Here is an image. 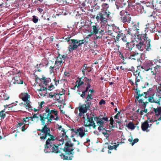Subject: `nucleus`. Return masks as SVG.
I'll return each mask as SVG.
<instances>
[{
  "mask_svg": "<svg viewBox=\"0 0 161 161\" xmlns=\"http://www.w3.org/2000/svg\"><path fill=\"white\" fill-rule=\"evenodd\" d=\"M50 128H47L46 125L42 129H37V130L41 131L38 133V135L40 136V139L42 141H45L47 137H49L47 139L45 145L44 151L46 153H60L63 150L64 153L60 154L61 158L63 160H71L74 157V144L71 143L70 141H68L65 143L63 148H60L59 146L63 145L64 143V139L67 140L69 138L66 135V131L64 128H62L61 131L62 136L60 139L57 140V137L51 134Z\"/></svg>",
  "mask_w": 161,
  "mask_h": 161,
  "instance_id": "obj_1",
  "label": "nucleus"
},
{
  "mask_svg": "<svg viewBox=\"0 0 161 161\" xmlns=\"http://www.w3.org/2000/svg\"><path fill=\"white\" fill-rule=\"evenodd\" d=\"M50 107L47 106L45 107V112L39 115L35 114L31 118L33 121H37L40 117V119L41 121V125H44L42 129L46 125L47 128H49L47 126L49 123H51V121L53 120L58 121L59 119L58 116V111L54 108H50Z\"/></svg>",
  "mask_w": 161,
  "mask_h": 161,
  "instance_id": "obj_2",
  "label": "nucleus"
},
{
  "mask_svg": "<svg viewBox=\"0 0 161 161\" xmlns=\"http://www.w3.org/2000/svg\"><path fill=\"white\" fill-rule=\"evenodd\" d=\"M78 80L76 81V85L74 86V87L75 88L77 87L79 88L81 86H82L81 87L82 92L81 93V91H79L78 94L80 95V96L83 98H84L85 97L86 93L88 92L89 89L91 88V79H88L86 77L84 78H79L78 77Z\"/></svg>",
  "mask_w": 161,
  "mask_h": 161,
  "instance_id": "obj_3",
  "label": "nucleus"
},
{
  "mask_svg": "<svg viewBox=\"0 0 161 161\" xmlns=\"http://www.w3.org/2000/svg\"><path fill=\"white\" fill-rule=\"evenodd\" d=\"M102 9L99 12L97 15L96 19L97 21L100 23L106 24L107 23V19L109 18L111 13L108 9L109 8L108 4L103 3L102 5Z\"/></svg>",
  "mask_w": 161,
  "mask_h": 161,
  "instance_id": "obj_4",
  "label": "nucleus"
},
{
  "mask_svg": "<svg viewBox=\"0 0 161 161\" xmlns=\"http://www.w3.org/2000/svg\"><path fill=\"white\" fill-rule=\"evenodd\" d=\"M132 7L131 5L130 6ZM133 12V10H132L130 7L128 6L125 10H122L119 12L120 19L123 23L128 24L130 23L132 20L131 15Z\"/></svg>",
  "mask_w": 161,
  "mask_h": 161,
  "instance_id": "obj_5",
  "label": "nucleus"
},
{
  "mask_svg": "<svg viewBox=\"0 0 161 161\" xmlns=\"http://www.w3.org/2000/svg\"><path fill=\"white\" fill-rule=\"evenodd\" d=\"M86 115L87 120H86H86H85L84 123V126L86 127L92 126L93 129H95L96 127L97 126V125H95L94 121L97 123L96 120L97 118L102 119L105 117V116L103 117L102 115L95 117L94 115L92 114H88V113H87L86 114Z\"/></svg>",
  "mask_w": 161,
  "mask_h": 161,
  "instance_id": "obj_6",
  "label": "nucleus"
},
{
  "mask_svg": "<svg viewBox=\"0 0 161 161\" xmlns=\"http://www.w3.org/2000/svg\"><path fill=\"white\" fill-rule=\"evenodd\" d=\"M96 121H97V125L99 126L98 128V130L99 131H102V133L106 137V138L109 137V134L108 133V132L110 133V131L107 130V129L104 127L103 125L105 121L107 122L108 121V118L107 116H105V118L102 119L97 118Z\"/></svg>",
  "mask_w": 161,
  "mask_h": 161,
  "instance_id": "obj_7",
  "label": "nucleus"
},
{
  "mask_svg": "<svg viewBox=\"0 0 161 161\" xmlns=\"http://www.w3.org/2000/svg\"><path fill=\"white\" fill-rule=\"evenodd\" d=\"M139 40L143 41L144 42V49L146 51L151 52L153 51V47L151 44V40L148 37L147 34L145 33L144 34L139 36Z\"/></svg>",
  "mask_w": 161,
  "mask_h": 161,
  "instance_id": "obj_8",
  "label": "nucleus"
},
{
  "mask_svg": "<svg viewBox=\"0 0 161 161\" xmlns=\"http://www.w3.org/2000/svg\"><path fill=\"white\" fill-rule=\"evenodd\" d=\"M90 31L94 35L99 34V36H96L95 38L97 39L101 38L105 34V33L106 32L102 25L100 26L96 24L91 26Z\"/></svg>",
  "mask_w": 161,
  "mask_h": 161,
  "instance_id": "obj_9",
  "label": "nucleus"
},
{
  "mask_svg": "<svg viewBox=\"0 0 161 161\" xmlns=\"http://www.w3.org/2000/svg\"><path fill=\"white\" fill-rule=\"evenodd\" d=\"M140 23L137 22L136 23L134 24L132 26L129 28L125 30V31H127V33L128 35L131 36H133L136 34L137 36V39L139 40V35L142 34H144V33H140L139 31L140 30Z\"/></svg>",
  "mask_w": 161,
  "mask_h": 161,
  "instance_id": "obj_10",
  "label": "nucleus"
},
{
  "mask_svg": "<svg viewBox=\"0 0 161 161\" xmlns=\"http://www.w3.org/2000/svg\"><path fill=\"white\" fill-rule=\"evenodd\" d=\"M86 40L72 39L71 42L69 43L68 50L70 52H73V51L77 49L78 47L83 44L84 42H86Z\"/></svg>",
  "mask_w": 161,
  "mask_h": 161,
  "instance_id": "obj_11",
  "label": "nucleus"
},
{
  "mask_svg": "<svg viewBox=\"0 0 161 161\" xmlns=\"http://www.w3.org/2000/svg\"><path fill=\"white\" fill-rule=\"evenodd\" d=\"M13 75L14 76L11 81V83L14 84H23V81L20 79L21 77L20 76L19 71H17L16 70L13 69L12 71L11 70V75Z\"/></svg>",
  "mask_w": 161,
  "mask_h": 161,
  "instance_id": "obj_12",
  "label": "nucleus"
},
{
  "mask_svg": "<svg viewBox=\"0 0 161 161\" xmlns=\"http://www.w3.org/2000/svg\"><path fill=\"white\" fill-rule=\"evenodd\" d=\"M66 56L64 55H61L58 54V56L56 58V60L55 63L56 68L55 70L57 69H58L63 65V63L65 62V59Z\"/></svg>",
  "mask_w": 161,
  "mask_h": 161,
  "instance_id": "obj_13",
  "label": "nucleus"
},
{
  "mask_svg": "<svg viewBox=\"0 0 161 161\" xmlns=\"http://www.w3.org/2000/svg\"><path fill=\"white\" fill-rule=\"evenodd\" d=\"M128 6L130 7V5H131L132 6V7L130 6L131 9H132V10H133V9H134L141 14H144V6H142L139 4H134V3L131 2H128Z\"/></svg>",
  "mask_w": 161,
  "mask_h": 161,
  "instance_id": "obj_14",
  "label": "nucleus"
},
{
  "mask_svg": "<svg viewBox=\"0 0 161 161\" xmlns=\"http://www.w3.org/2000/svg\"><path fill=\"white\" fill-rule=\"evenodd\" d=\"M51 81L50 78H46L45 77H43L42 78L39 79L38 77L36 78V82L39 84V85L41 86H45L47 85L48 83H49Z\"/></svg>",
  "mask_w": 161,
  "mask_h": 161,
  "instance_id": "obj_15",
  "label": "nucleus"
},
{
  "mask_svg": "<svg viewBox=\"0 0 161 161\" xmlns=\"http://www.w3.org/2000/svg\"><path fill=\"white\" fill-rule=\"evenodd\" d=\"M144 14L147 13L149 17H153V18H155L156 17L155 12L154 11L153 8L152 7H144Z\"/></svg>",
  "mask_w": 161,
  "mask_h": 161,
  "instance_id": "obj_16",
  "label": "nucleus"
},
{
  "mask_svg": "<svg viewBox=\"0 0 161 161\" xmlns=\"http://www.w3.org/2000/svg\"><path fill=\"white\" fill-rule=\"evenodd\" d=\"M48 62L45 59H43L41 63L38 64H37L35 68L37 69V71L41 72L42 70L40 69V68H42L43 67H47L48 65Z\"/></svg>",
  "mask_w": 161,
  "mask_h": 161,
  "instance_id": "obj_17",
  "label": "nucleus"
},
{
  "mask_svg": "<svg viewBox=\"0 0 161 161\" xmlns=\"http://www.w3.org/2000/svg\"><path fill=\"white\" fill-rule=\"evenodd\" d=\"M71 130L72 131V132L75 133L76 134L78 135V134L81 138L86 135V134L84 131L83 129L81 128L76 130L72 129Z\"/></svg>",
  "mask_w": 161,
  "mask_h": 161,
  "instance_id": "obj_18",
  "label": "nucleus"
},
{
  "mask_svg": "<svg viewBox=\"0 0 161 161\" xmlns=\"http://www.w3.org/2000/svg\"><path fill=\"white\" fill-rule=\"evenodd\" d=\"M154 114L156 116H158L160 114V116L158 119V121L161 120V107H159L157 108H153V109L150 113V114Z\"/></svg>",
  "mask_w": 161,
  "mask_h": 161,
  "instance_id": "obj_19",
  "label": "nucleus"
},
{
  "mask_svg": "<svg viewBox=\"0 0 161 161\" xmlns=\"http://www.w3.org/2000/svg\"><path fill=\"white\" fill-rule=\"evenodd\" d=\"M153 65V62L151 61H146L143 64V68L145 71H148L152 69V67Z\"/></svg>",
  "mask_w": 161,
  "mask_h": 161,
  "instance_id": "obj_20",
  "label": "nucleus"
},
{
  "mask_svg": "<svg viewBox=\"0 0 161 161\" xmlns=\"http://www.w3.org/2000/svg\"><path fill=\"white\" fill-rule=\"evenodd\" d=\"M135 44L133 40L131 41L130 42H128L125 44L126 50L131 51L134 47Z\"/></svg>",
  "mask_w": 161,
  "mask_h": 161,
  "instance_id": "obj_21",
  "label": "nucleus"
},
{
  "mask_svg": "<svg viewBox=\"0 0 161 161\" xmlns=\"http://www.w3.org/2000/svg\"><path fill=\"white\" fill-rule=\"evenodd\" d=\"M140 41L139 42L135 43V45L137 49L141 51H142L144 49V47H143L144 42H143V41Z\"/></svg>",
  "mask_w": 161,
  "mask_h": 161,
  "instance_id": "obj_22",
  "label": "nucleus"
},
{
  "mask_svg": "<svg viewBox=\"0 0 161 161\" xmlns=\"http://www.w3.org/2000/svg\"><path fill=\"white\" fill-rule=\"evenodd\" d=\"M141 127L143 131H146L147 132L149 131V130H147L149 127V124L148 120H146L143 123H142Z\"/></svg>",
  "mask_w": 161,
  "mask_h": 161,
  "instance_id": "obj_23",
  "label": "nucleus"
},
{
  "mask_svg": "<svg viewBox=\"0 0 161 161\" xmlns=\"http://www.w3.org/2000/svg\"><path fill=\"white\" fill-rule=\"evenodd\" d=\"M47 88L46 86H43V87L39 89H37L38 91V93L42 96H45L47 93Z\"/></svg>",
  "mask_w": 161,
  "mask_h": 161,
  "instance_id": "obj_24",
  "label": "nucleus"
},
{
  "mask_svg": "<svg viewBox=\"0 0 161 161\" xmlns=\"http://www.w3.org/2000/svg\"><path fill=\"white\" fill-rule=\"evenodd\" d=\"M19 97L24 102H26L29 100L28 98H30V95L27 93H21L19 95Z\"/></svg>",
  "mask_w": 161,
  "mask_h": 161,
  "instance_id": "obj_25",
  "label": "nucleus"
},
{
  "mask_svg": "<svg viewBox=\"0 0 161 161\" xmlns=\"http://www.w3.org/2000/svg\"><path fill=\"white\" fill-rule=\"evenodd\" d=\"M78 108L79 110V112L82 113H86L87 110H89L84 104L79 106Z\"/></svg>",
  "mask_w": 161,
  "mask_h": 161,
  "instance_id": "obj_26",
  "label": "nucleus"
},
{
  "mask_svg": "<svg viewBox=\"0 0 161 161\" xmlns=\"http://www.w3.org/2000/svg\"><path fill=\"white\" fill-rule=\"evenodd\" d=\"M158 97L159 98L158 100H155L153 98V97L150 96L149 97L148 101L150 103H157L159 105H160V102L161 97Z\"/></svg>",
  "mask_w": 161,
  "mask_h": 161,
  "instance_id": "obj_27",
  "label": "nucleus"
},
{
  "mask_svg": "<svg viewBox=\"0 0 161 161\" xmlns=\"http://www.w3.org/2000/svg\"><path fill=\"white\" fill-rule=\"evenodd\" d=\"M139 55V53L137 52H131L130 53L129 58L131 59L136 60V59L137 58Z\"/></svg>",
  "mask_w": 161,
  "mask_h": 161,
  "instance_id": "obj_28",
  "label": "nucleus"
},
{
  "mask_svg": "<svg viewBox=\"0 0 161 161\" xmlns=\"http://www.w3.org/2000/svg\"><path fill=\"white\" fill-rule=\"evenodd\" d=\"M143 79V78L142 77L141 74L139 75L135 76V84L136 85V87H138V82H139L141 80Z\"/></svg>",
  "mask_w": 161,
  "mask_h": 161,
  "instance_id": "obj_29",
  "label": "nucleus"
},
{
  "mask_svg": "<svg viewBox=\"0 0 161 161\" xmlns=\"http://www.w3.org/2000/svg\"><path fill=\"white\" fill-rule=\"evenodd\" d=\"M18 132L19 133V132L17 131L16 126L12 128L11 130V133L12 134V136L15 137L17 136V133Z\"/></svg>",
  "mask_w": 161,
  "mask_h": 161,
  "instance_id": "obj_30",
  "label": "nucleus"
},
{
  "mask_svg": "<svg viewBox=\"0 0 161 161\" xmlns=\"http://www.w3.org/2000/svg\"><path fill=\"white\" fill-rule=\"evenodd\" d=\"M85 105L86 106V107L89 109H90V106L92 105V103L91 100H87L86 99L85 101Z\"/></svg>",
  "mask_w": 161,
  "mask_h": 161,
  "instance_id": "obj_31",
  "label": "nucleus"
},
{
  "mask_svg": "<svg viewBox=\"0 0 161 161\" xmlns=\"http://www.w3.org/2000/svg\"><path fill=\"white\" fill-rule=\"evenodd\" d=\"M26 104H23L24 107H25L26 109L28 110H31L32 107L31 106V102L30 100H28V101L26 102Z\"/></svg>",
  "mask_w": 161,
  "mask_h": 161,
  "instance_id": "obj_32",
  "label": "nucleus"
},
{
  "mask_svg": "<svg viewBox=\"0 0 161 161\" xmlns=\"http://www.w3.org/2000/svg\"><path fill=\"white\" fill-rule=\"evenodd\" d=\"M31 118H32V117H27L26 116L25 118H23L22 119V121L25 123L28 122V123H31V121H33L31 119Z\"/></svg>",
  "mask_w": 161,
  "mask_h": 161,
  "instance_id": "obj_33",
  "label": "nucleus"
},
{
  "mask_svg": "<svg viewBox=\"0 0 161 161\" xmlns=\"http://www.w3.org/2000/svg\"><path fill=\"white\" fill-rule=\"evenodd\" d=\"M14 103H12L11 104V110L12 111H18L17 106V104L14 105Z\"/></svg>",
  "mask_w": 161,
  "mask_h": 161,
  "instance_id": "obj_34",
  "label": "nucleus"
},
{
  "mask_svg": "<svg viewBox=\"0 0 161 161\" xmlns=\"http://www.w3.org/2000/svg\"><path fill=\"white\" fill-rule=\"evenodd\" d=\"M122 31H118L119 33L117 34V35L116 37V40L117 41H118L119 40V38L122 37L125 35V34H124Z\"/></svg>",
  "mask_w": 161,
  "mask_h": 161,
  "instance_id": "obj_35",
  "label": "nucleus"
},
{
  "mask_svg": "<svg viewBox=\"0 0 161 161\" xmlns=\"http://www.w3.org/2000/svg\"><path fill=\"white\" fill-rule=\"evenodd\" d=\"M147 28L149 30L152 31H153V30L155 28L156 26L153 23L148 24V25Z\"/></svg>",
  "mask_w": 161,
  "mask_h": 161,
  "instance_id": "obj_36",
  "label": "nucleus"
},
{
  "mask_svg": "<svg viewBox=\"0 0 161 161\" xmlns=\"http://www.w3.org/2000/svg\"><path fill=\"white\" fill-rule=\"evenodd\" d=\"M154 70L156 73L161 72V65H157L156 66L154 67Z\"/></svg>",
  "mask_w": 161,
  "mask_h": 161,
  "instance_id": "obj_37",
  "label": "nucleus"
},
{
  "mask_svg": "<svg viewBox=\"0 0 161 161\" xmlns=\"http://www.w3.org/2000/svg\"><path fill=\"white\" fill-rule=\"evenodd\" d=\"M65 91L64 90V89H62V92H63V93H57V95H55V97L56 99L57 100H59L60 97L59 95L61 96L64 94L65 93Z\"/></svg>",
  "mask_w": 161,
  "mask_h": 161,
  "instance_id": "obj_38",
  "label": "nucleus"
},
{
  "mask_svg": "<svg viewBox=\"0 0 161 161\" xmlns=\"http://www.w3.org/2000/svg\"><path fill=\"white\" fill-rule=\"evenodd\" d=\"M87 94L86 97H85V98L86 99H87V100H92L93 99V97H92V93H89V92H87L86 93V95ZM85 98V97L84 98Z\"/></svg>",
  "mask_w": 161,
  "mask_h": 161,
  "instance_id": "obj_39",
  "label": "nucleus"
},
{
  "mask_svg": "<svg viewBox=\"0 0 161 161\" xmlns=\"http://www.w3.org/2000/svg\"><path fill=\"white\" fill-rule=\"evenodd\" d=\"M119 144L117 145H114L113 146H111L110 145H108V148L109 150H113L114 149H115L116 150V148L119 146Z\"/></svg>",
  "mask_w": 161,
  "mask_h": 161,
  "instance_id": "obj_40",
  "label": "nucleus"
},
{
  "mask_svg": "<svg viewBox=\"0 0 161 161\" xmlns=\"http://www.w3.org/2000/svg\"><path fill=\"white\" fill-rule=\"evenodd\" d=\"M127 126L129 129L131 130L134 129L135 127L134 124L132 122H130L128 124Z\"/></svg>",
  "mask_w": 161,
  "mask_h": 161,
  "instance_id": "obj_41",
  "label": "nucleus"
},
{
  "mask_svg": "<svg viewBox=\"0 0 161 161\" xmlns=\"http://www.w3.org/2000/svg\"><path fill=\"white\" fill-rule=\"evenodd\" d=\"M5 110L4 109L0 112V119H4L5 117V114L4 113Z\"/></svg>",
  "mask_w": 161,
  "mask_h": 161,
  "instance_id": "obj_42",
  "label": "nucleus"
},
{
  "mask_svg": "<svg viewBox=\"0 0 161 161\" xmlns=\"http://www.w3.org/2000/svg\"><path fill=\"white\" fill-rule=\"evenodd\" d=\"M116 6L117 9L118 10H121V11L123 10L122 9L125 8L124 6L122 5V3L116 5Z\"/></svg>",
  "mask_w": 161,
  "mask_h": 161,
  "instance_id": "obj_43",
  "label": "nucleus"
},
{
  "mask_svg": "<svg viewBox=\"0 0 161 161\" xmlns=\"http://www.w3.org/2000/svg\"><path fill=\"white\" fill-rule=\"evenodd\" d=\"M88 68V67L87 66V64H84L83 66L81 68V69L82 70V72L84 75L85 74V71L87 70Z\"/></svg>",
  "mask_w": 161,
  "mask_h": 161,
  "instance_id": "obj_44",
  "label": "nucleus"
},
{
  "mask_svg": "<svg viewBox=\"0 0 161 161\" xmlns=\"http://www.w3.org/2000/svg\"><path fill=\"white\" fill-rule=\"evenodd\" d=\"M159 36L161 37V32L158 31L157 33L155 35V39L158 40L159 38Z\"/></svg>",
  "mask_w": 161,
  "mask_h": 161,
  "instance_id": "obj_45",
  "label": "nucleus"
},
{
  "mask_svg": "<svg viewBox=\"0 0 161 161\" xmlns=\"http://www.w3.org/2000/svg\"><path fill=\"white\" fill-rule=\"evenodd\" d=\"M143 66H138L137 67L136 69V71H137L139 74H141L140 72L142 69H143Z\"/></svg>",
  "mask_w": 161,
  "mask_h": 161,
  "instance_id": "obj_46",
  "label": "nucleus"
},
{
  "mask_svg": "<svg viewBox=\"0 0 161 161\" xmlns=\"http://www.w3.org/2000/svg\"><path fill=\"white\" fill-rule=\"evenodd\" d=\"M32 20L34 23H37L38 21V18L35 15H33L32 16Z\"/></svg>",
  "mask_w": 161,
  "mask_h": 161,
  "instance_id": "obj_47",
  "label": "nucleus"
},
{
  "mask_svg": "<svg viewBox=\"0 0 161 161\" xmlns=\"http://www.w3.org/2000/svg\"><path fill=\"white\" fill-rule=\"evenodd\" d=\"M54 66H51L50 67L49 69V72L50 74H54Z\"/></svg>",
  "mask_w": 161,
  "mask_h": 161,
  "instance_id": "obj_48",
  "label": "nucleus"
},
{
  "mask_svg": "<svg viewBox=\"0 0 161 161\" xmlns=\"http://www.w3.org/2000/svg\"><path fill=\"white\" fill-rule=\"evenodd\" d=\"M144 8L146 7H152V4L151 3L147 2L145 3L144 5Z\"/></svg>",
  "mask_w": 161,
  "mask_h": 161,
  "instance_id": "obj_49",
  "label": "nucleus"
},
{
  "mask_svg": "<svg viewBox=\"0 0 161 161\" xmlns=\"http://www.w3.org/2000/svg\"><path fill=\"white\" fill-rule=\"evenodd\" d=\"M132 72L133 73V75L135 76L141 75V74H139L136 71V69L134 68L133 69Z\"/></svg>",
  "mask_w": 161,
  "mask_h": 161,
  "instance_id": "obj_50",
  "label": "nucleus"
},
{
  "mask_svg": "<svg viewBox=\"0 0 161 161\" xmlns=\"http://www.w3.org/2000/svg\"><path fill=\"white\" fill-rule=\"evenodd\" d=\"M121 40L122 41L125 42L126 43L127 42V38L126 35H125V36H124L121 38Z\"/></svg>",
  "mask_w": 161,
  "mask_h": 161,
  "instance_id": "obj_51",
  "label": "nucleus"
},
{
  "mask_svg": "<svg viewBox=\"0 0 161 161\" xmlns=\"http://www.w3.org/2000/svg\"><path fill=\"white\" fill-rule=\"evenodd\" d=\"M153 69L152 68L151 69H150V70L151 71V73L152 74V76L153 77H154V78H155L157 73L156 72H154L152 70Z\"/></svg>",
  "mask_w": 161,
  "mask_h": 161,
  "instance_id": "obj_52",
  "label": "nucleus"
},
{
  "mask_svg": "<svg viewBox=\"0 0 161 161\" xmlns=\"http://www.w3.org/2000/svg\"><path fill=\"white\" fill-rule=\"evenodd\" d=\"M105 31L106 32L105 33H107L108 35H111L113 37H115V36L113 35V33L112 31L108 30L107 31L105 30Z\"/></svg>",
  "mask_w": 161,
  "mask_h": 161,
  "instance_id": "obj_53",
  "label": "nucleus"
},
{
  "mask_svg": "<svg viewBox=\"0 0 161 161\" xmlns=\"http://www.w3.org/2000/svg\"><path fill=\"white\" fill-rule=\"evenodd\" d=\"M139 139L138 138H135L133 140V142L132 143H130V144L133 146L135 143L139 141Z\"/></svg>",
  "mask_w": 161,
  "mask_h": 161,
  "instance_id": "obj_54",
  "label": "nucleus"
},
{
  "mask_svg": "<svg viewBox=\"0 0 161 161\" xmlns=\"http://www.w3.org/2000/svg\"><path fill=\"white\" fill-rule=\"evenodd\" d=\"M135 86H134V89L135 91V93L136 94H138L139 93H140V91L138 89V87H136V88H135Z\"/></svg>",
  "mask_w": 161,
  "mask_h": 161,
  "instance_id": "obj_55",
  "label": "nucleus"
},
{
  "mask_svg": "<svg viewBox=\"0 0 161 161\" xmlns=\"http://www.w3.org/2000/svg\"><path fill=\"white\" fill-rule=\"evenodd\" d=\"M114 120L110 121V123L109 124L110 125H109L110 127H111L112 128L115 127V125H114Z\"/></svg>",
  "mask_w": 161,
  "mask_h": 161,
  "instance_id": "obj_56",
  "label": "nucleus"
},
{
  "mask_svg": "<svg viewBox=\"0 0 161 161\" xmlns=\"http://www.w3.org/2000/svg\"><path fill=\"white\" fill-rule=\"evenodd\" d=\"M137 95L136 97V99H138L140 97L142 96L143 95V93L140 94V93H139L138 94H136Z\"/></svg>",
  "mask_w": 161,
  "mask_h": 161,
  "instance_id": "obj_57",
  "label": "nucleus"
},
{
  "mask_svg": "<svg viewBox=\"0 0 161 161\" xmlns=\"http://www.w3.org/2000/svg\"><path fill=\"white\" fill-rule=\"evenodd\" d=\"M106 103L105 101L103 99L101 100L99 103V105H102L103 104H105Z\"/></svg>",
  "mask_w": 161,
  "mask_h": 161,
  "instance_id": "obj_58",
  "label": "nucleus"
},
{
  "mask_svg": "<svg viewBox=\"0 0 161 161\" xmlns=\"http://www.w3.org/2000/svg\"><path fill=\"white\" fill-rule=\"evenodd\" d=\"M25 127H26L25 124H24L22 126V127H21V130L22 131H25V130L27 128V127H26V128H25Z\"/></svg>",
  "mask_w": 161,
  "mask_h": 161,
  "instance_id": "obj_59",
  "label": "nucleus"
},
{
  "mask_svg": "<svg viewBox=\"0 0 161 161\" xmlns=\"http://www.w3.org/2000/svg\"><path fill=\"white\" fill-rule=\"evenodd\" d=\"M4 5H5V6H6V8L9 7L10 5L9 1H8L7 0V1L5 3H4Z\"/></svg>",
  "mask_w": 161,
  "mask_h": 161,
  "instance_id": "obj_60",
  "label": "nucleus"
},
{
  "mask_svg": "<svg viewBox=\"0 0 161 161\" xmlns=\"http://www.w3.org/2000/svg\"><path fill=\"white\" fill-rule=\"evenodd\" d=\"M148 103V102H142V103L141 104V105H142L143 106V108L145 109V108H146L147 106V104Z\"/></svg>",
  "mask_w": 161,
  "mask_h": 161,
  "instance_id": "obj_61",
  "label": "nucleus"
},
{
  "mask_svg": "<svg viewBox=\"0 0 161 161\" xmlns=\"http://www.w3.org/2000/svg\"><path fill=\"white\" fill-rule=\"evenodd\" d=\"M120 111H119L114 116V118L115 119H119V115L120 114Z\"/></svg>",
  "mask_w": 161,
  "mask_h": 161,
  "instance_id": "obj_62",
  "label": "nucleus"
},
{
  "mask_svg": "<svg viewBox=\"0 0 161 161\" xmlns=\"http://www.w3.org/2000/svg\"><path fill=\"white\" fill-rule=\"evenodd\" d=\"M54 88V87L53 85H51L49 86L48 87V90L51 91Z\"/></svg>",
  "mask_w": 161,
  "mask_h": 161,
  "instance_id": "obj_63",
  "label": "nucleus"
},
{
  "mask_svg": "<svg viewBox=\"0 0 161 161\" xmlns=\"http://www.w3.org/2000/svg\"><path fill=\"white\" fill-rule=\"evenodd\" d=\"M44 101H42L41 102L39 106L38 107V110L40 109L41 108H42V105L43 104H44Z\"/></svg>",
  "mask_w": 161,
  "mask_h": 161,
  "instance_id": "obj_64",
  "label": "nucleus"
}]
</instances>
